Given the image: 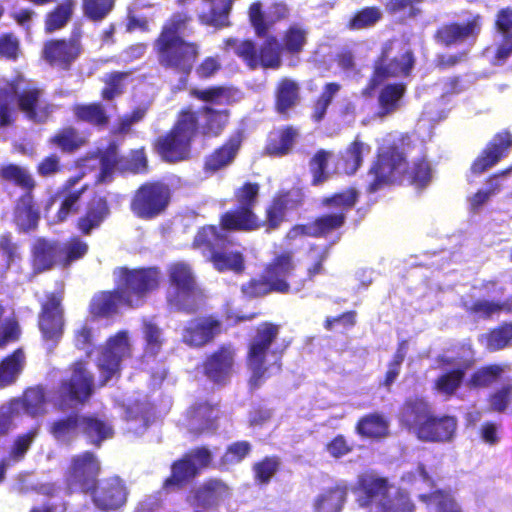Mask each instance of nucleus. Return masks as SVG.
<instances>
[{"label": "nucleus", "mask_w": 512, "mask_h": 512, "mask_svg": "<svg viewBox=\"0 0 512 512\" xmlns=\"http://www.w3.org/2000/svg\"><path fill=\"white\" fill-rule=\"evenodd\" d=\"M220 228L226 232H251L259 230L255 210L236 206L219 217Z\"/></svg>", "instance_id": "40"}, {"label": "nucleus", "mask_w": 512, "mask_h": 512, "mask_svg": "<svg viewBox=\"0 0 512 512\" xmlns=\"http://www.w3.org/2000/svg\"><path fill=\"white\" fill-rule=\"evenodd\" d=\"M223 332V323L215 315L197 316L185 324L181 340L191 348H202L212 343Z\"/></svg>", "instance_id": "22"}, {"label": "nucleus", "mask_w": 512, "mask_h": 512, "mask_svg": "<svg viewBox=\"0 0 512 512\" xmlns=\"http://www.w3.org/2000/svg\"><path fill=\"white\" fill-rule=\"evenodd\" d=\"M407 92L404 82L383 83L377 96L379 118H385L397 112L402 106V100Z\"/></svg>", "instance_id": "42"}, {"label": "nucleus", "mask_w": 512, "mask_h": 512, "mask_svg": "<svg viewBox=\"0 0 512 512\" xmlns=\"http://www.w3.org/2000/svg\"><path fill=\"white\" fill-rule=\"evenodd\" d=\"M511 148L512 134L506 130L496 133L472 162L471 172L475 175L484 173L505 158Z\"/></svg>", "instance_id": "25"}, {"label": "nucleus", "mask_w": 512, "mask_h": 512, "mask_svg": "<svg viewBox=\"0 0 512 512\" xmlns=\"http://www.w3.org/2000/svg\"><path fill=\"white\" fill-rule=\"evenodd\" d=\"M82 39L80 27H74L67 38L48 39L43 43L41 58L52 68L68 71L83 53Z\"/></svg>", "instance_id": "15"}, {"label": "nucleus", "mask_w": 512, "mask_h": 512, "mask_svg": "<svg viewBox=\"0 0 512 512\" xmlns=\"http://www.w3.org/2000/svg\"><path fill=\"white\" fill-rule=\"evenodd\" d=\"M331 155L332 154L329 151L319 149L309 160V169L312 175V186H320L330 178L328 164Z\"/></svg>", "instance_id": "61"}, {"label": "nucleus", "mask_w": 512, "mask_h": 512, "mask_svg": "<svg viewBox=\"0 0 512 512\" xmlns=\"http://www.w3.org/2000/svg\"><path fill=\"white\" fill-rule=\"evenodd\" d=\"M383 17L382 11L377 6H367L357 10L347 23L350 30H362L373 27Z\"/></svg>", "instance_id": "62"}, {"label": "nucleus", "mask_w": 512, "mask_h": 512, "mask_svg": "<svg viewBox=\"0 0 512 512\" xmlns=\"http://www.w3.org/2000/svg\"><path fill=\"white\" fill-rule=\"evenodd\" d=\"M235 356L232 344L219 345L204 358L201 364L203 374L214 384H226L234 369Z\"/></svg>", "instance_id": "23"}, {"label": "nucleus", "mask_w": 512, "mask_h": 512, "mask_svg": "<svg viewBox=\"0 0 512 512\" xmlns=\"http://www.w3.org/2000/svg\"><path fill=\"white\" fill-rule=\"evenodd\" d=\"M72 112L77 122L89 124L98 130L106 129L110 123V116L101 102L75 104Z\"/></svg>", "instance_id": "47"}, {"label": "nucleus", "mask_w": 512, "mask_h": 512, "mask_svg": "<svg viewBox=\"0 0 512 512\" xmlns=\"http://www.w3.org/2000/svg\"><path fill=\"white\" fill-rule=\"evenodd\" d=\"M111 215L107 196L94 193L86 202L83 212L76 218L74 227L82 236H90L101 228Z\"/></svg>", "instance_id": "24"}, {"label": "nucleus", "mask_w": 512, "mask_h": 512, "mask_svg": "<svg viewBox=\"0 0 512 512\" xmlns=\"http://www.w3.org/2000/svg\"><path fill=\"white\" fill-rule=\"evenodd\" d=\"M76 8L75 0H63L44 15V32L53 34L61 31L72 20Z\"/></svg>", "instance_id": "48"}, {"label": "nucleus", "mask_w": 512, "mask_h": 512, "mask_svg": "<svg viewBox=\"0 0 512 512\" xmlns=\"http://www.w3.org/2000/svg\"><path fill=\"white\" fill-rule=\"evenodd\" d=\"M88 251V243L80 235H73L61 246L59 245L58 265L61 268H68L73 263L83 259Z\"/></svg>", "instance_id": "53"}, {"label": "nucleus", "mask_w": 512, "mask_h": 512, "mask_svg": "<svg viewBox=\"0 0 512 512\" xmlns=\"http://www.w3.org/2000/svg\"><path fill=\"white\" fill-rule=\"evenodd\" d=\"M198 285L192 267L185 262H173L167 267L165 299L169 308L187 314L196 311L194 297Z\"/></svg>", "instance_id": "13"}, {"label": "nucleus", "mask_w": 512, "mask_h": 512, "mask_svg": "<svg viewBox=\"0 0 512 512\" xmlns=\"http://www.w3.org/2000/svg\"><path fill=\"white\" fill-rule=\"evenodd\" d=\"M94 392V377L82 362H77L69 378L60 382L56 404L62 411L83 405Z\"/></svg>", "instance_id": "16"}, {"label": "nucleus", "mask_w": 512, "mask_h": 512, "mask_svg": "<svg viewBox=\"0 0 512 512\" xmlns=\"http://www.w3.org/2000/svg\"><path fill=\"white\" fill-rule=\"evenodd\" d=\"M132 71H112L103 78L104 87L100 95L105 101H112L122 95L125 91V80L131 75Z\"/></svg>", "instance_id": "59"}, {"label": "nucleus", "mask_w": 512, "mask_h": 512, "mask_svg": "<svg viewBox=\"0 0 512 512\" xmlns=\"http://www.w3.org/2000/svg\"><path fill=\"white\" fill-rule=\"evenodd\" d=\"M349 488L345 483H336L324 489L313 502L314 512H342L347 501Z\"/></svg>", "instance_id": "45"}, {"label": "nucleus", "mask_w": 512, "mask_h": 512, "mask_svg": "<svg viewBox=\"0 0 512 512\" xmlns=\"http://www.w3.org/2000/svg\"><path fill=\"white\" fill-rule=\"evenodd\" d=\"M43 96V89L19 78L0 86V128L8 127L14 122L10 107L12 99L16 100L18 110L27 119L38 123L46 121L52 112V104Z\"/></svg>", "instance_id": "6"}, {"label": "nucleus", "mask_w": 512, "mask_h": 512, "mask_svg": "<svg viewBox=\"0 0 512 512\" xmlns=\"http://www.w3.org/2000/svg\"><path fill=\"white\" fill-rule=\"evenodd\" d=\"M240 292L244 298L251 300L276 293V289L262 270L260 276L252 277L243 283Z\"/></svg>", "instance_id": "60"}, {"label": "nucleus", "mask_w": 512, "mask_h": 512, "mask_svg": "<svg viewBox=\"0 0 512 512\" xmlns=\"http://www.w3.org/2000/svg\"><path fill=\"white\" fill-rule=\"evenodd\" d=\"M192 22V16L186 11H177L163 23L156 38L186 39L184 33Z\"/></svg>", "instance_id": "56"}, {"label": "nucleus", "mask_w": 512, "mask_h": 512, "mask_svg": "<svg viewBox=\"0 0 512 512\" xmlns=\"http://www.w3.org/2000/svg\"><path fill=\"white\" fill-rule=\"evenodd\" d=\"M101 464L91 451L74 455L65 472V484L70 493L88 494L98 484Z\"/></svg>", "instance_id": "18"}, {"label": "nucleus", "mask_w": 512, "mask_h": 512, "mask_svg": "<svg viewBox=\"0 0 512 512\" xmlns=\"http://www.w3.org/2000/svg\"><path fill=\"white\" fill-rule=\"evenodd\" d=\"M408 134L402 135L377 151L376 157L368 169L372 180L366 186L370 194L386 186H412L423 190L431 182L433 169L428 157L422 154L412 161L408 160L407 148L411 145Z\"/></svg>", "instance_id": "1"}, {"label": "nucleus", "mask_w": 512, "mask_h": 512, "mask_svg": "<svg viewBox=\"0 0 512 512\" xmlns=\"http://www.w3.org/2000/svg\"><path fill=\"white\" fill-rule=\"evenodd\" d=\"M300 137L297 127L288 124L270 131L264 146V154L280 158L290 154Z\"/></svg>", "instance_id": "35"}, {"label": "nucleus", "mask_w": 512, "mask_h": 512, "mask_svg": "<svg viewBox=\"0 0 512 512\" xmlns=\"http://www.w3.org/2000/svg\"><path fill=\"white\" fill-rule=\"evenodd\" d=\"M212 462L213 454L207 446H197L188 450L171 464V474L164 480L163 488H182L209 468Z\"/></svg>", "instance_id": "17"}, {"label": "nucleus", "mask_w": 512, "mask_h": 512, "mask_svg": "<svg viewBox=\"0 0 512 512\" xmlns=\"http://www.w3.org/2000/svg\"><path fill=\"white\" fill-rule=\"evenodd\" d=\"M304 200L305 195L299 187L278 190L265 207L264 219L258 218L259 229H264L266 233L280 229L287 221V212L300 208Z\"/></svg>", "instance_id": "19"}, {"label": "nucleus", "mask_w": 512, "mask_h": 512, "mask_svg": "<svg viewBox=\"0 0 512 512\" xmlns=\"http://www.w3.org/2000/svg\"><path fill=\"white\" fill-rule=\"evenodd\" d=\"M63 292L54 291L46 293L44 301L41 303V309L38 315V327L43 340L54 348L64 333V308Z\"/></svg>", "instance_id": "20"}, {"label": "nucleus", "mask_w": 512, "mask_h": 512, "mask_svg": "<svg viewBox=\"0 0 512 512\" xmlns=\"http://www.w3.org/2000/svg\"><path fill=\"white\" fill-rule=\"evenodd\" d=\"M115 288L99 291L89 303V313L96 319H110L119 314V306L129 309L142 307L161 283L157 267H117L113 271Z\"/></svg>", "instance_id": "2"}, {"label": "nucleus", "mask_w": 512, "mask_h": 512, "mask_svg": "<svg viewBox=\"0 0 512 512\" xmlns=\"http://www.w3.org/2000/svg\"><path fill=\"white\" fill-rule=\"evenodd\" d=\"M232 495L230 486L220 478H208L192 491L191 505L204 510L215 509Z\"/></svg>", "instance_id": "32"}, {"label": "nucleus", "mask_w": 512, "mask_h": 512, "mask_svg": "<svg viewBox=\"0 0 512 512\" xmlns=\"http://www.w3.org/2000/svg\"><path fill=\"white\" fill-rule=\"evenodd\" d=\"M80 433L87 439V442L96 447L114 434L112 426L96 414L82 415L80 422Z\"/></svg>", "instance_id": "46"}, {"label": "nucleus", "mask_w": 512, "mask_h": 512, "mask_svg": "<svg viewBox=\"0 0 512 512\" xmlns=\"http://www.w3.org/2000/svg\"><path fill=\"white\" fill-rule=\"evenodd\" d=\"M25 353L17 348L0 360V389L13 385L24 370Z\"/></svg>", "instance_id": "50"}, {"label": "nucleus", "mask_w": 512, "mask_h": 512, "mask_svg": "<svg viewBox=\"0 0 512 512\" xmlns=\"http://www.w3.org/2000/svg\"><path fill=\"white\" fill-rule=\"evenodd\" d=\"M391 488L388 478L366 472L357 477L352 492L358 506L368 509L367 512L416 511V506L406 491L399 489L390 496Z\"/></svg>", "instance_id": "5"}, {"label": "nucleus", "mask_w": 512, "mask_h": 512, "mask_svg": "<svg viewBox=\"0 0 512 512\" xmlns=\"http://www.w3.org/2000/svg\"><path fill=\"white\" fill-rule=\"evenodd\" d=\"M308 34L307 28L294 23L283 31L280 40L269 34L263 37L260 46L252 39L239 41L233 38L227 39L226 45L233 47L235 55L251 70H277L282 66L283 58L294 64L300 60L308 44Z\"/></svg>", "instance_id": "3"}, {"label": "nucleus", "mask_w": 512, "mask_h": 512, "mask_svg": "<svg viewBox=\"0 0 512 512\" xmlns=\"http://www.w3.org/2000/svg\"><path fill=\"white\" fill-rule=\"evenodd\" d=\"M462 309L475 319L491 320L502 313L512 314V301L477 298L472 301H461Z\"/></svg>", "instance_id": "39"}, {"label": "nucleus", "mask_w": 512, "mask_h": 512, "mask_svg": "<svg viewBox=\"0 0 512 512\" xmlns=\"http://www.w3.org/2000/svg\"><path fill=\"white\" fill-rule=\"evenodd\" d=\"M419 500L434 512H463L453 495L446 490L436 489L419 495Z\"/></svg>", "instance_id": "55"}, {"label": "nucleus", "mask_w": 512, "mask_h": 512, "mask_svg": "<svg viewBox=\"0 0 512 512\" xmlns=\"http://www.w3.org/2000/svg\"><path fill=\"white\" fill-rule=\"evenodd\" d=\"M490 351H499L512 345V322H502L486 335Z\"/></svg>", "instance_id": "63"}, {"label": "nucleus", "mask_w": 512, "mask_h": 512, "mask_svg": "<svg viewBox=\"0 0 512 512\" xmlns=\"http://www.w3.org/2000/svg\"><path fill=\"white\" fill-rule=\"evenodd\" d=\"M230 243L229 236L220 228V225H204L196 231L191 246L201 254L211 257V254L220 248L227 247Z\"/></svg>", "instance_id": "37"}, {"label": "nucleus", "mask_w": 512, "mask_h": 512, "mask_svg": "<svg viewBox=\"0 0 512 512\" xmlns=\"http://www.w3.org/2000/svg\"><path fill=\"white\" fill-rule=\"evenodd\" d=\"M340 237L341 234L338 233L334 241L329 242L323 246L316 243L309 245L306 251L308 265L305 269V278L300 281L301 287H303L306 282H314L318 276L324 275L326 273L325 263L330 256L333 244L336 243Z\"/></svg>", "instance_id": "41"}, {"label": "nucleus", "mask_w": 512, "mask_h": 512, "mask_svg": "<svg viewBox=\"0 0 512 512\" xmlns=\"http://www.w3.org/2000/svg\"><path fill=\"white\" fill-rule=\"evenodd\" d=\"M189 94L191 97L204 103L198 109H194L192 105L183 107L189 108L196 117L198 124L197 136H220L229 124L231 112L226 108L216 109L213 105L232 104V89L222 85H214L204 89L193 88L190 90Z\"/></svg>", "instance_id": "7"}, {"label": "nucleus", "mask_w": 512, "mask_h": 512, "mask_svg": "<svg viewBox=\"0 0 512 512\" xmlns=\"http://www.w3.org/2000/svg\"><path fill=\"white\" fill-rule=\"evenodd\" d=\"M468 365H461L442 373L434 382V389L446 397H452L462 386Z\"/></svg>", "instance_id": "57"}, {"label": "nucleus", "mask_w": 512, "mask_h": 512, "mask_svg": "<svg viewBox=\"0 0 512 512\" xmlns=\"http://www.w3.org/2000/svg\"><path fill=\"white\" fill-rule=\"evenodd\" d=\"M416 58L412 49L405 47L397 39H388L382 43L380 51L372 64V73L362 95L371 97L373 92L390 79L410 77Z\"/></svg>", "instance_id": "8"}, {"label": "nucleus", "mask_w": 512, "mask_h": 512, "mask_svg": "<svg viewBox=\"0 0 512 512\" xmlns=\"http://www.w3.org/2000/svg\"><path fill=\"white\" fill-rule=\"evenodd\" d=\"M297 268L295 254L292 250H284L276 254L263 268L276 293L289 294L292 289L288 277L292 276Z\"/></svg>", "instance_id": "30"}, {"label": "nucleus", "mask_w": 512, "mask_h": 512, "mask_svg": "<svg viewBox=\"0 0 512 512\" xmlns=\"http://www.w3.org/2000/svg\"><path fill=\"white\" fill-rule=\"evenodd\" d=\"M213 268L219 273L232 272L241 275L246 269L245 256L239 250L220 248L217 252L208 257Z\"/></svg>", "instance_id": "49"}, {"label": "nucleus", "mask_w": 512, "mask_h": 512, "mask_svg": "<svg viewBox=\"0 0 512 512\" xmlns=\"http://www.w3.org/2000/svg\"><path fill=\"white\" fill-rule=\"evenodd\" d=\"M244 141V132L236 130L220 146L210 152L203 162V171L213 175L229 167L236 159Z\"/></svg>", "instance_id": "29"}, {"label": "nucleus", "mask_w": 512, "mask_h": 512, "mask_svg": "<svg viewBox=\"0 0 512 512\" xmlns=\"http://www.w3.org/2000/svg\"><path fill=\"white\" fill-rule=\"evenodd\" d=\"M173 198L171 186L163 180H148L133 192L129 209L142 221H152L166 214Z\"/></svg>", "instance_id": "12"}, {"label": "nucleus", "mask_w": 512, "mask_h": 512, "mask_svg": "<svg viewBox=\"0 0 512 512\" xmlns=\"http://www.w3.org/2000/svg\"><path fill=\"white\" fill-rule=\"evenodd\" d=\"M198 124L189 108H181L171 128L153 142V148L167 163H178L190 159L192 144L197 138Z\"/></svg>", "instance_id": "10"}, {"label": "nucleus", "mask_w": 512, "mask_h": 512, "mask_svg": "<svg viewBox=\"0 0 512 512\" xmlns=\"http://www.w3.org/2000/svg\"><path fill=\"white\" fill-rule=\"evenodd\" d=\"M59 244L46 238H37L31 246L30 263L35 274L52 270L58 264Z\"/></svg>", "instance_id": "38"}, {"label": "nucleus", "mask_w": 512, "mask_h": 512, "mask_svg": "<svg viewBox=\"0 0 512 512\" xmlns=\"http://www.w3.org/2000/svg\"><path fill=\"white\" fill-rule=\"evenodd\" d=\"M94 506L102 512H111L122 508L127 502L128 491L124 482L118 477L104 480L93 491L88 492Z\"/></svg>", "instance_id": "26"}, {"label": "nucleus", "mask_w": 512, "mask_h": 512, "mask_svg": "<svg viewBox=\"0 0 512 512\" xmlns=\"http://www.w3.org/2000/svg\"><path fill=\"white\" fill-rule=\"evenodd\" d=\"M282 461L278 455H267L252 464L251 470L255 484L267 486L278 474Z\"/></svg>", "instance_id": "54"}, {"label": "nucleus", "mask_w": 512, "mask_h": 512, "mask_svg": "<svg viewBox=\"0 0 512 512\" xmlns=\"http://www.w3.org/2000/svg\"><path fill=\"white\" fill-rule=\"evenodd\" d=\"M189 432L196 437L212 433L218 428L219 404L207 400L192 403L186 411Z\"/></svg>", "instance_id": "28"}, {"label": "nucleus", "mask_w": 512, "mask_h": 512, "mask_svg": "<svg viewBox=\"0 0 512 512\" xmlns=\"http://www.w3.org/2000/svg\"><path fill=\"white\" fill-rule=\"evenodd\" d=\"M262 8L260 1L252 2L248 8L249 22L258 38L266 37L276 23L290 17V8L284 1H275L270 5L268 19Z\"/></svg>", "instance_id": "27"}, {"label": "nucleus", "mask_w": 512, "mask_h": 512, "mask_svg": "<svg viewBox=\"0 0 512 512\" xmlns=\"http://www.w3.org/2000/svg\"><path fill=\"white\" fill-rule=\"evenodd\" d=\"M156 62L164 71L179 75L185 85L201 55V46L189 39L156 38L152 42Z\"/></svg>", "instance_id": "11"}, {"label": "nucleus", "mask_w": 512, "mask_h": 512, "mask_svg": "<svg viewBox=\"0 0 512 512\" xmlns=\"http://www.w3.org/2000/svg\"><path fill=\"white\" fill-rule=\"evenodd\" d=\"M487 401L491 412L504 413L512 402V379L490 393Z\"/></svg>", "instance_id": "64"}, {"label": "nucleus", "mask_w": 512, "mask_h": 512, "mask_svg": "<svg viewBox=\"0 0 512 512\" xmlns=\"http://www.w3.org/2000/svg\"><path fill=\"white\" fill-rule=\"evenodd\" d=\"M280 325L263 321L256 325L247 341L245 364L250 372L248 386L251 391L258 389L269 378L272 371L282 370V358L288 343L277 344Z\"/></svg>", "instance_id": "4"}, {"label": "nucleus", "mask_w": 512, "mask_h": 512, "mask_svg": "<svg viewBox=\"0 0 512 512\" xmlns=\"http://www.w3.org/2000/svg\"><path fill=\"white\" fill-rule=\"evenodd\" d=\"M482 24L480 14L473 15L465 22H446L436 28L433 39L443 47L460 45L466 41L475 42L480 35Z\"/></svg>", "instance_id": "21"}, {"label": "nucleus", "mask_w": 512, "mask_h": 512, "mask_svg": "<svg viewBox=\"0 0 512 512\" xmlns=\"http://www.w3.org/2000/svg\"><path fill=\"white\" fill-rule=\"evenodd\" d=\"M86 143V138L73 126L59 128L48 139V144L59 149L63 154H74Z\"/></svg>", "instance_id": "51"}, {"label": "nucleus", "mask_w": 512, "mask_h": 512, "mask_svg": "<svg viewBox=\"0 0 512 512\" xmlns=\"http://www.w3.org/2000/svg\"><path fill=\"white\" fill-rule=\"evenodd\" d=\"M501 364H488L477 368L469 378V387L473 389L488 388L499 381L504 373Z\"/></svg>", "instance_id": "58"}, {"label": "nucleus", "mask_w": 512, "mask_h": 512, "mask_svg": "<svg viewBox=\"0 0 512 512\" xmlns=\"http://www.w3.org/2000/svg\"><path fill=\"white\" fill-rule=\"evenodd\" d=\"M456 429L454 416L437 415L433 410L415 436L423 442L443 443L453 439Z\"/></svg>", "instance_id": "33"}, {"label": "nucleus", "mask_w": 512, "mask_h": 512, "mask_svg": "<svg viewBox=\"0 0 512 512\" xmlns=\"http://www.w3.org/2000/svg\"><path fill=\"white\" fill-rule=\"evenodd\" d=\"M300 84L289 77L279 79L274 88L273 109L276 114L287 119L301 100Z\"/></svg>", "instance_id": "36"}, {"label": "nucleus", "mask_w": 512, "mask_h": 512, "mask_svg": "<svg viewBox=\"0 0 512 512\" xmlns=\"http://www.w3.org/2000/svg\"><path fill=\"white\" fill-rule=\"evenodd\" d=\"M432 411L433 406L426 397L420 395L406 397L398 410V423L416 435Z\"/></svg>", "instance_id": "31"}, {"label": "nucleus", "mask_w": 512, "mask_h": 512, "mask_svg": "<svg viewBox=\"0 0 512 512\" xmlns=\"http://www.w3.org/2000/svg\"><path fill=\"white\" fill-rule=\"evenodd\" d=\"M355 433L362 439L379 441L389 436V420L381 412L361 416L355 424Z\"/></svg>", "instance_id": "43"}, {"label": "nucleus", "mask_w": 512, "mask_h": 512, "mask_svg": "<svg viewBox=\"0 0 512 512\" xmlns=\"http://www.w3.org/2000/svg\"><path fill=\"white\" fill-rule=\"evenodd\" d=\"M359 192L354 187L321 199V205L335 208V212L323 213L313 219L315 238H327L341 230L346 224L347 213L356 205Z\"/></svg>", "instance_id": "14"}, {"label": "nucleus", "mask_w": 512, "mask_h": 512, "mask_svg": "<svg viewBox=\"0 0 512 512\" xmlns=\"http://www.w3.org/2000/svg\"><path fill=\"white\" fill-rule=\"evenodd\" d=\"M128 355H130V344L127 332L119 331L107 340L99 359V368L104 371L105 380L119 371L122 359Z\"/></svg>", "instance_id": "34"}, {"label": "nucleus", "mask_w": 512, "mask_h": 512, "mask_svg": "<svg viewBox=\"0 0 512 512\" xmlns=\"http://www.w3.org/2000/svg\"><path fill=\"white\" fill-rule=\"evenodd\" d=\"M0 178L23 193L18 197L13 211V221L21 232H30L38 227L40 211L34 192L38 183L27 167L16 163L0 165Z\"/></svg>", "instance_id": "9"}, {"label": "nucleus", "mask_w": 512, "mask_h": 512, "mask_svg": "<svg viewBox=\"0 0 512 512\" xmlns=\"http://www.w3.org/2000/svg\"><path fill=\"white\" fill-rule=\"evenodd\" d=\"M16 400V407H22L23 411L30 417H37L45 414L47 405V391L43 384H36L26 387L21 396L11 398Z\"/></svg>", "instance_id": "44"}, {"label": "nucleus", "mask_w": 512, "mask_h": 512, "mask_svg": "<svg viewBox=\"0 0 512 512\" xmlns=\"http://www.w3.org/2000/svg\"><path fill=\"white\" fill-rule=\"evenodd\" d=\"M88 189V185H83L75 192L59 193L57 191L54 195L55 198H59V207L53 216L54 224H62L68 221L70 218L78 214L80 209V201L83 194Z\"/></svg>", "instance_id": "52"}]
</instances>
